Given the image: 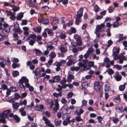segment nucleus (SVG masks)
Returning <instances> with one entry per match:
<instances>
[{
    "instance_id": "obj_1",
    "label": "nucleus",
    "mask_w": 127,
    "mask_h": 127,
    "mask_svg": "<svg viewBox=\"0 0 127 127\" xmlns=\"http://www.w3.org/2000/svg\"><path fill=\"white\" fill-rule=\"evenodd\" d=\"M17 87L19 88L25 89V87L29 88L30 91L32 92L34 88L31 86H30L29 83V80L26 77L22 76L19 80V81L16 84Z\"/></svg>"
},
{
    "instance_id": "obj_2",
    "label": "nucleus",
    "mask_w": 127,
    "mask_h": 127,
    "mask_svg": "<svg viewBox=\"0 0 127 127\" xmlns=\"http://www.w3.org/2000/svg\"><path fill=\"white\" fill-rule=\"evenodd\" d=\"M88 60L87 59L83 60L82 63L79 62L78 65L81 67L80 70L84 71L89 69V68L87 66L86 63L88 66L89 67L92 66L94 65V62L93 61H89L88 62Z\"/></svg>"
},
{
    "instance_id": "obj_3",
    "label": "nucleus",
    "mask_w": 127,
    "mask_h": 127,
    "mask_svg": "<svg viewBox=\"0 0 127 127\" xmlns=\"http://www.w3.org/2000/svg\"><path fill=\"white\" fill-rule=\"evenodd\" d=\"M0 30H1L2 32L4 34H6L9 32L10 28L7 24L4 23L3 25L0 22Z\"/></svg>"
},
{
    "instance_id": "obj_4",
    "label": "nucleus",
    "mask_w": 127,
    "mask_h": 127,
    "mask_svg": "<svg viewBox=\"0 0 127 127\" xmlns=\"http://www.w3.org/2000/svg\"><path fill=\"white\" fill-rule=\"evenodd\" d=\"M112 51V55L114 56V59L115 60H117L118 58V55L120 51L119 49L118 48L115 47L113 49Z\"/></svg>"
},
{
    "instance_id": "obj_5",
    "label": "nucleus",
    "mask_w": 127,
    "mask_h": 127,
    "mask_svg": "<svg viewBox=\"0 0 127 127\" xmlns=\"http://www.w3.org/2000/svg\"><path fill=\"white\" fill-rule=\"evenodd\" d=\"M105 25L104 23L101 24L99 25H97L96 26L95 29V33L97 34L98 32H102L104 30V27Z\"/></svg>"
},
{
    "instance_id": "obj_6",
    "label": "nucleus",
    "mask_w": 127,
    "mask_h": 127,
    "mask_svg": "<svg viewBox=\"0 0 127 127\" xmlns=\"http://www.w3.org/2000/svg\"><path fill=\"white\" fill-rule=\"evenodd\" d=\"M104 62L107 65L105 66L107 68H109L110 65H113L114 64V62L113 61H110L109 58L107 57H106L104 59Z\"/></svg>"
},
{
    "instance_id": "obj_7",
    "label": "nucleus",
    "mask_w": 127,
    "mask_h": 127,
    "mask_svg": "<svg viewBox=\"0 0 127 127\" xmlns=\"http://www.w3.org/2000/svg\"><path fill=\"white\" fill-rule=\"evenodd\" d=\"M60 76L59 75L54 76L53 77L52 80L50 79L49 80V83L51 84L57 83L59 82L60 79Z\"/></svg>"
},
{
    "instance_id": "obj_8",
    "label": "nucleus",
    "mask_w": 127,
    "mask_h": 127,
    "mask_svg": "<svg viewBox=\"0 0 127 127\" xmlns=\"http://www.w3.org/2000/svg\"><path fill=\"white\" fill-rule=\"evenodd\" d=\"M43 16V14H41L40 15V17L38 19V22L40 23H41L43 21V23L45 25L48 24L49 23V20L48 19L44 20L43 18L42 17Z\"/></svg>"
},
{
    "instance_id": "obj_9",
    "label": "nucleus",
    "mask_w": 127,
    "mask_h": 127,
    "mask_svg": "<svg viewBox=\"0 0 127 127\" xmlns=\"http://www.w3.org/2000/svg\"><path fill=\"white\" fill-rule=\"evenodd\" d=\"M42 119L47 126L49 127H55L54 125L50 123V121L46 117H43Z\"/></svg>"
},
{
    "instance_id": "obj_10",
    "label": "nucleus",
    "mask_w": 127,
    "mask_h": 127,
    "mask_svg": "<svg viewBox=\"0 0 127 127\" xmlns=\"http://www.w3.org/2000/svg\"><path fill=\"white\" fill-rule=\"evenodd\" d=\"M10 110H6L4 111L2 113L0 114V117L5 118L7 117V115L10 113Z\"/></svg>"
},
{
    "instance_id": "obj_11",
    "label": "nucleus",
    "mask_w": 127,
    "mask_h": 127,
    "mask_svg": "<svg viewBox=\"0 0 127 127\" xmlns=\"http://www.w3.org/2000/svg\"><path fill=\"white\" fill-rule=\"evenodd\" d=\"M113 77L117 81H120L122 78V77L119 74V73L118 71L115 72L114 75H113Z\"/></svg>"
},
{
    "instance_id": "obj_12",
    "label": "nucleus",
    "mask_w": 127,
    "mask_h": 127,
    "mask_svg": "<svg viewBox=\"0 0 127 127\" xmlns=\"http://www.w3.org/2000/svg\"><path fill=\"white\" fill-rule=\"evenodd\" d=\"M74 37L78 42L77 44L79 46L81 45L82 44V42L80 37L77 34H75L74 35Z\"/></svg>"
},
{
    "instance_id": "obj_13",
    "label": "nucleus",
    "mask_w": 127,
    "mask_h": 127,
    "mask_svg": "<svg viewBox=\"0 0 127 127\" xmlns=\"http://www.w3.org/2000/svg\"><path fill=\"white\" fill-rule=\"evenodd\" d=\"M13 30L15 31V32H17L18 33H21L22 32V31L20 29L18 24L15 25Z\"/></svg>"
},
{
    "instance_id": "obj_14",
    "label": "nucleus",
    "mask_w": 127,
    "mask_h": 127,
    "mask_svg": "<svg viewBox=\"0 0 127 127\" xmlns=\"http://www.w3.org/2000/svg\"><path fill=\"white\" fill-rule=\"evenodd\" d=\"M67 82L66 79L65 78H63L62 80L60 82V84L62 85L64 89L65 88L67 87V84H65Z\"/></svg>"
},
{
    "instance_id": "obj_15",
    "label": "nucleus",
    "mask_w": 127,
    "mask_h": 127,
    "mask_svg": "<svg viewBox=\"0 0 127 127\" xmlns=\"http://www.w3.org/2000/svg\"><path fill=\"white\" fill-rule=\"evenodd\" d=\"M68 108V107L67 105H64L61 108L60 111H62V113L64 114H65L67 113Z\"/></svg>"
},
{
    "instance_id": "obj_16",
    "label": "nucleus",
    "mask_w": 127,
    "mask_h": 127,
    "mask_svg": "<svg viewBox=\"0 0 127 127\" xmlns=\"http://www.w3.org/2000/svg\"><path fill=\"white\" fill-rule=\"evenodd\" d=\"M83 10V7L80 8L78 11L77 12V14L76 15V17H81L83 15L82 13Z\"/></svg>"
},
{
    "instance_id": "obj_17",
    "label": "nucleus",
    "mask_w": 127,
    "mask_h": 127,
    "mask_svg": "<svg viewBox=\"0 0 127 127\" xmlns=\"http://www.w3.org/2000/svg\"><path fill=\"white\" fill-rule=\"evenodd\" d=\"M54 65L56 66V70L57 71H59L61 69L60 66H62V64L60 62H56L54 64Z\"/></svg>"
},
{
    "instance_id": "obj_18",
    "label": "nucleus",
    "mask_w": 127,
    "mask_h": 127,
    "mask_svg": "<svg viewBox=\"0 0 127 127\" xmlns=\"http://www.w3.org/2000/svg\"><path fill=\"white\" fill-rule=\"evenodd\" d=\"M61 52L63 53H65L67 52V47L66 46H60L59 48Z\"/></svg>"
},
{
    "instance_id": "obj_19",
    "label": "nucleus",
    "mask_w": 127,
    "mask_h": 127,
    "mask_svg": "<svg viewBox=\"0 0 127 127\" xmlns=\"http://www.w3.org/2000/svg\"><path fill=\"white\" fill-rule=\"evenodd\" d=\"M115 109L117 112L119 113H122L124 112L122 106H116Z\"/></svg>"
},
{
    "instance_id": "obj_20",
    "label": "nucleus",
    "mask_w": 127,
    "mask_h": 127,
    "mask_svg": "<svg viewBox=\"0 0 127 127\" xmlns=\"http://www.w3.org/2000/svg\"><path fill=\"white\" fill-rule=\"evenodd\" d=\"M119 60V63L120 64H121L123 63V61L126 60V58L124 56H118V58Z\"/></svg>"
},
{
    "instance_id": "obj_21",
    "label": "nucleus",
    "mask_w": 127,
    "mask_h": 127,
    "mask_svg": "<svg viewBox=\"0 0 127 127\" xmlns=\"http://www.w3.org/2000/svg\"><path fill=\"white\" fill-rule=\"evenodd\" d=\"M68 124H70V120L69 118H67L63 122V124L64 126H66Z\"/></svg>"
},
{
    "instance_id": "obj_22",
    "label": "nucleus",
    "mask_w": 127,
    "mask_h": 127,
    "mask_svg": "<svg viewBox=\"0 0 127 127\" xmlns=\"http://www.w3.org/2000/svg\"><path fill=\"white\" fill-rule=\"evenodd\" d=\"M74 76L72 74H69L67 76V81L68 83L71 82V80L73 79Z\"/></svg>"
},
{
    "instance_id": "obj_23",
    "label": "nucleus",
    "mask_w": 127,
    "mask_h": 127,
    "mask_svg": "<svg viewBox=\"0 0 127 127\" xmlns=\"http://www.w3.org/2000/svg\"><path fill=\"white\" fill-rule=\"evenodd\" d=\"M35 52V53L36 55L38 56H40L43 55V53L39 49H35L34 50Z\"/></svg>"
},
{
    "instance_id": "obj_24",
    "label": "nucleus",
    "mask_w": 127,
    "mask_h": 127,
    "mask_svg": "<svg viewBox=\"0 0 127 127\" xmlns=\"http://www.w3.org/2000/svg\"><path fill=\"white\" fill-rule=\"evenodd\" d=\"M2 61L0 62V65L2 68H4L6 64V61L5 60L1 59Z\"/></svg>"
},
{
    "instance_id": "obj_25",
    "label": "nucleus",
    "mask_w": 127,
    "mask_h": 127,
    "mask_svg": "<svg viewBox=\"0 0 127 127\" xmlns=\"http://www.w3.org/2000/svg\"><path fill=\"white\" fill-rule=\"evenodd\" d=\"M47 102L50 105V108H52L54 105L53 101L51 99H48L47 100Z\"/></svg>"
},
{
    "instance_id": "obj_26",
    "label": "nucleus",
    "mask_w": 127,
    "mask_h": 127,
    "mask_svg": "<svg viewBox=\"0 0 127 127\" xmlns=\"http://www.w3.org/2000/svg\"><path fill=\"white\" fill-rule=\"evenodd\" d=\"M19 111L21 113V114L22 116H24L26 115V112L24 111V108L23 107L19 109Z\"/></svg>"
},
{
    "instance_id": "obj_27",
    "label": "nucleus",
    "mask_w": 127,
    "mask_h": 127,
    "mask_svg": "<svg viewBox=\"0 0 127 127\" xmlns=\"http://www.w3.org/2000/svg\"><path fill=\"white\" fill-rule=\"evenodd\" d=\"M55 124L56 126H57L60 125L62 123V121L56 119L54 121Z\"/></svg>"
},
{
    "instance_id": "obj_28",
    "label": "nucleus",
    "mask_w": 127,
    "mask_h": 127,
    "mask_svg": "<svg viewBox=\"0 0 127 127\" xmlns=\"http://www.w3.org/2000/svg\"><path fill=\"white\" fill-rule=\"evenodd\" d=\"M75 19V23L77 25H78L81 21V17H76Z\"/></svg>"
},
{
    "instance_id": "obj_29",
    "label": "nucleus",
    "mask_w": 127,
    "mask_h": 127,
    "mask_svg": "<svg viewBox=\"0 0 127 127\" xmlns=\"http://www.w3.org/2000/svg\"><path fill=\"white\" fill-rule=\"evenodd\" d=\"M13 119L15 121V122L18 123L20 121V118L16 115H15L13 116Z\"/></svg>"
},
{
    "instance_id": "obj_30",
    "label": "nucleus",
    "mask_w": 127,
    "mask_h": 127,
    "mask_svg": "<svg viewBox=\"0 0 127 127\" xmlns=\"http://www.w3.org/2000/svg\"><path fill=\"white\" fill-rule=\"evenodd\" d=\"M119 38L118 41L119 42H120L124 40L126 38L125 37H123V34H120L119 35Z\"/></svg>"
},
{
    "instance_id": "obj_31",
    "label": "nucleus",
    "mask_w": 127,
    "mask_h": 127,
    "mask_svg": "<svg viewBox=\"0 0 127 127\" xmlns=\"http://www.w3.org/2000/svg\"><path fill=\"white\" fill-rule=\"evenodd\" d=\"M12 106L14 109H17L18 108L19 106L18 102H14L12 104Z\"/></svg>"
},
{
    "instance_id": "obj_32",
    "label": "nucleus",
    "mask_w": 127,
    "mask_h": 127,
    "mask_svg": "<svg viewBox=\"0 0 127 127\" xmlns=\"http://www.w3.org/2000/svg\"><path fill=\"white\" fill-rule=\"evenodd\" d=\"M77 66L76 67H72L70 68V70L71 71H78L80 69V67Z\"/></svg>"
},
{
    "instance_id": "obj_33",
    "label": "nucleus",
    "mask_w": 127,
    "mask_h": 127,
    "mask_svg": "<svg viewBox=\"0 0 127 127\" xmlns=\"http://www.w3.org/2000/svg\"><path fill=\"white\" fill-rule=\"evenodd\" d=\"M23 16V13H20L17 17V19L18 20H20L22 18Z\"/></svg>"
},
{
    "instance_id": "obj_34",
    "label": "nucleus",
    "mask_w": 127,
    "mask_h": 127,
    "mask_svg": "<svg viewBox=\"0 0 127 127\" xmlns=\"http://www.w3.org/2000/svg\"><path fill=\"white\" fill-rule=\"evenodd\" d=\"M110 86L108 84H106L105 85L104 90L105 91H108L110 90Z\"/></svg>"
},
{
    "instance_id": "obj_35",
    "label": "nucleus",
    "mask_w": 127,
    "mask_h": 127,
    "mask_svg": "<svg viewBox=\"0 0 127 127\" xmlns=\"http://www.w3.org/2000/svg\"><path fill=\"white\" fill-rule=\"evenodd\" d=\"M112 25L113 28H118L119 27L120 24L118 22L115 21Z\"/></svg>"
},
{
    "instance_id": "obj_36",
    "label": "nucleus",
    "mask_w": 127,
    "mask_h": 127,
    "mask_svg": "<svg viewBox=\"0 0 127 127\" xmlns=\"http://www.w3.org/2000/svg\"><path fill=\"white\" fill-rule=\"evenodd\" d=\"M50 57L51 59H53L55 57L56 55L54 52L53 51L50 53Z\"/></svg>"
},
{
    "instance_id": "obj_37",
    "label": "nucleus",
    "mask_w": 127,
    "mask_h": 127,
    "mask_svg": "<svg viewBox=\"0 0 127 127\" xmlns=\"http://www.w3.org/2000/svg\"><path fill=\"white\" fill-rule=\"evenodd\" d=\"M29 40V44L30 45L32 46L35 43L36 40L35 39H30Z\"/></svg>"
},
{
    "instance_id": "obj_38",
    "label": "nucleus",
    "mask_w": 127,
    "mask_h": 127,
    "mask_svg": "<svg viewBox=\"0 0 127 127\" xmlns=\"http://www.w3.org/2000/svg\"><path fill=\"white\" fill-rule=\"evenodd\" d=\"M94 10L95 12H96L100 11V9L97 5H95L94 8Z\"/></svg>"
},
{
    "instance_id": "obj_39",
    "label": "nucleus",
    "mask_w": 127,
    "mask_h": 127,
    "mask_svg": "<svg viewBox=\"0 0 127 127\" xmlns=\"http://www.w3.org/2000/svg\"><path fill=\"white\" fill-rule=\"evenodd\" d=\"M113 68H116L117 70H119L122 69V67L121 66L116 64L114 65Z\"/></svg>"
},
{
    "instance_id": "obj_40",
    "label": "nucleus",
    "mask_w": 127,
    "mask_h": 127,
    "mask_svg": "<svg viewBox=\"0 0 127 127\" xmlns=\"http://www.w3.org/2000/svg\"><path fill=\"white\" fill-rule=\"evenodd\" d=\"M47 32L48 34L50 36H52L53 34L54 33L52 30L49 29L48 30Z\"/></svg>"
},
{
    "instance_id": "obj_41",
    "label": "nucleus",
    "mask_w": 127,
    "mask_h": 127,
    "mask_svg": "<svg viewBox=\"0 0 127 127\" xmlns=\"http://www.w3.org/2000/svg\"><path fill=\"white\" fill-rule=\"evenodd\" d=\"M126 85V83H125L123 85H121L119 87V89L120 91H123L125 88V86Z\"/></svg>"
},
{
    "instance_id": "obj_42",
    "label": "nucleus",
    "mask_w": 127,
    "mask_h": 127,
    "mask_svg": "<svg viewBox=\"0 0 127 127\" xmlns=\"http://www.w3.org/2000/svg\"><path fill=\"white\" fill-rule=\"evenodd\" d=\"M108 73L110 75L113 74L114 73V71L111 68L107 70Z\"/></svg>"
},
{
    "instance_id": "obj_43",
    "label": "nucleus",
    "mask_w": 127,
    "mask_h": 127,
    "mask_svg": "<svg viewBox=\"0 0 127 127\" xmlns=\"http://www.w3.org/2000/svg\"><path fill=\"white\" fill-rule=\"evenodd\" d=\"M94 51V50L92 48V47H89L88 49V50L87 51V53H88L90 54L92 53Z\"/></svg>"
},
{
    "instance_id": "obj_44",
    "label": "nucleus",
    "mask_w": 127,
    "mask_h": 127,
    "mask_svg": "<svg viewBox=\"0 0 127 127\" xmlns=\"http://www.w3.org/2000/svg\"><path fill=\"white\" fill-rule=\"evenodd\" d=\"M12 75L14 77H16L19 75V72L17 71H15L13 72Z\"/></svg>"
},
{
    "instance_id": "obj_45",
    "label": "nucleus",
    "mask_w": 127,
    "mask_h": 127,
    "mask_svg": "<svg viewBox=\"0 0 127 127\" xmlns=\"http://www.w3.org/2000/svg\"><path fill=\"white\" fill-rule=\"evenodd\" d=\"M108 12L109 13H111L114 10V8L113 7L111 6L108 7Z\"/></svg>"
},
{
    "instance_id": "obj_46",
    "label": "nucleus",
    "mask_w": 127,
    "mask_h": 127,
    "mask_svg": "<svg viewBox=\"0 0 127 127\" xmlns=\"http://www.w3.org/2000/svg\"><path fill=\"white\" fill-rule=\"evenodd\" d=\"M41 9L42 10L44 11H46L48 10L49 8L47 6H44L42 7L41 8Z\"/></svg>"
},
{
    "instance_id": "obj_47",
    "label": "nucleus",
    "mask_w": 127,
    "mask_h": 127,
    "mask_svg": "<svg viewBox=\"0 0 127 127\" xmlns=\"http://www.w3.org/2000/svg\"><path fill=\"white\" fill-rule=\"evenodd\" d=\"M58 88H56V90L58 92H60L62 90L63 88V86H62L59 84L58 85Z\"/></svg>"
},
{
    "instance_id": "obj_48",
    "label": "nucleus",
    "mask_w": 127,
    "mask_h": 127,
    "mask_svg": "<svg viewBox=\"0 0 127 127\" xmlns=\"http://www.w3.org/2000/svg\"><path fill=\"white\" fill-rule=\"evenodd\" d=\"M0 123L1 122L3 124H5L6 123V122L5 120V118L0 117Z\"/></svg>"
},
{
    "instance_id": "obj_49",
    "label": "nucleus",
    "mask_w": 127,
    "mask_h": 127,
    "mask_svg": "<svg viewBox=\"0 0 127 127\" xmlns=\"http://www.w3.org/2000/svg\"><path fill=\"white\" fill-rule=\"evenodd\" d=\"M12 67L13 68H15L17 67H18L20 66V64H16L15 63H13L12 64Z\"/></svg>"
},
{
    "instance_id": "obj_50",
    "label": "nucleus",
    "mask_w": 127,
    "mask_h": 127,
    "mask_svg": "<svg viewBox=\"0 0 127 127\" xmlns=\"http://www.w3.org/2000/svg\"><path fill=\"white\" fill-rule=\"evenodd\" d=\"M123 44L125 47L124 49L127 50V41H123Z\"/></svg>"
},
{
    "instance_id": "obj_51",
    "label": "nucleus",
    "mask_w": 127,
    "mask_h": 127,
    "mask_svg": "<svg viewBox=\"0 0 127 127\" xmlns=\"http://www.w3.org/2000/svg\"><path fill=\"white\" fill-rule=\"evenodd\" d=\"M11 61L13 62L17 63L19 61V60L17 58H13L11 59Z\"/></svg>"
},
{
    "instance_id": "obj_52",
    "label": "nucleus",
    "mask_w": 127,
    "mask_h": 127,
    "mask_svg": "<svg viewBox=\"0 0 127 127\" xmlns=\"http://www.w3.org/2000/svg\"><path fill=\"white\" fill-rule=\"evenodd\" d=\"M75 120L76 121L79 122L82 121H83V120L81 118L80 116H77L75 118Z\"/></svg>"
},
{
    "instance_id": "obj_53",
    "label": "nucleus",
    "mask_w": 127,
    "mask_h": 127,
    "mask_svg": "<svg viewBox=\"0 0 127 127\" xmlns=\"http://www.w3.org/2000/svg\"><path fill=\"white\" fill-rule=\"evenodd\" d=\"M113 122L115 124H116L119 121V119L118 118H115L112 120Z\"/></svg>"
},
{
    "instance_id": "obj_54",
    "label": "nucleus",
    "mask_w": 127,
    "mask_h": 127,
    "mask_svg": "<svg viewBox=\"0 0 127 127\" xmlns=\"http://www.w3.org/2000/svg\"><path fill=\"white\" fill-rule=\"evenodd\" d=\"M120 97L118 96L117 97L115 98L114 99V101L116 102L119 103V102Z\"/></svg>"
},
{
    "instance_id": "obj_55",
    "label": "nucleus",
    "mask_w": 127,
    "mask_h": 127,
    "mask_svg": "<svg viewBox=\"0 0 127 127\" xmlns=\"http://www.w3.org/2000/svg\"><path fill=\"white\" fill-rule=\"evenodd\" d=\"M107 42L108 44L107 46V47H109L113 43L112 41L111 40H109Z\"/></svg>"
},
{
    "instance_id": "obj_56",
    "label": "nucleus",
    "mask_w": 127,
    "mask_h": 127,
    "mask_svg": "<svg viewBox=\"0 0 127 127\" xmlns=\"http://www.w3.org/2000/svg\"><path fill=\"white\" fill-rule=\"evenodd\" d=\"M47 29H45V31H44L42 34V36L44 37H47V35L46 33V30Z\"/></svg>"
},
{
    "instance_id": "obj_57",
    "label": "nucleus",
    "mask_w": 127,
    "mask_h": 127,
    "mask_svg": "<svg viewBox=\"0 0 127 127\" xmlns=\"http://www.w3.org/2000/svg\"><path fill=\"white\" fill-rule=\"evenodd\" d=\"M53 46L52 45H49L47 47V50L48 51L50 50L53 49Z\"/></svg>"
},
{
    "instance_id": "obj_58",
    "label": "nucleus",
    "mask_w": 127,
    "mask_h": 127,
    "mask_svg": "<svg viewBox=\"0 0 127 127\" xmlns=\"http://www.w3.org/2000/svg\"><path fill=\"white\" fill-rule=\"evenodd\" d=\"M59 106H55L53 107V110L55 112H56L59 109Z\"/></svg>"
},
{
    "instance_id": "obj_59",
    "label": "nucleus",
    "mask_w": 127,
    "mask_h": 127,
    "mask_svg": "<svg viewBox=\"0 0 127 127\" xmlns=\"http://www.w3.org/2000/svg\"><path fill=\"white\" fill-rule=\"evenodd\" d=\"M61 101L63 104H65L67 102V100L64 98H62L61 100Z\"/></svg>"
},
{
    "instance_id": "obj_60",
    "label": "nucleus",
    "mask_w": 127,
    "mask_h": 127,
    "mask_svg": "<svg viewBox=\"0 0 127 127\" xmlns=\"http://www.w3.org/2000/svg\"><path fill=\"white\" fill-rule=\"evenodd\" d=\"M1 88L3 90H8L7 86L5 84H2L1 85Z\"/></svg>"
},
{
    "instance_id": "obj_61",
    "label": "nucleus",
    "mask_w": 127,
    "mask_h": 127,
    "mask_svg": "<svg viewBox=\"0 0 127 127\" xmlns=\"http://www.w3.org/2000/svg\"><path fill=\"white\" fill-rule=\"evenodd\" d=\"M101 88L100 86H95L94 89L96 91H99Z\"/></svg>"
},
{
    "instance_id": "obj_62",
    "label": "nucleus",
    "mask_w": 127,
    "mask_h": 127,
    "mask_svg": "<svg viewBox=\"0 0 127 127\" xmlns=\"http://www.w3.org/2000/svg\"><path fill=\"white\" fill-rule=\"evenodd\" d=\"M27 94L26 92L23 93L21 95V98L25 97L27 96Z\"/></svg>"
},
{
    "instance_id": "obj_63",
    "label": "nucleus",
    "mask_w": 127,
    "mask_h": 127,
    "mask_svg": "<svg viewBox=\"0 0 127 127\" xmlns=\"http://www.w3.org/2000/svg\"><path fill=\"white\" fill-rule=\"evenodd\" d=\"M59 37L61 39H64L66 37V36L64 34H62L60 35Z\"/></svg>"
},
{
    "instance_id": "obj_64",
    "label": "nucleus",
    "mask_w": 127,
    "mask_h": 127,
    "mask_svg": "<svg viewBox=\"0 0 127 127\" xmlns=\"http://www.w3.org/2000/svg\"><path fill=\"white\" fill-rule=\"evenodd\" d=\"M44 113L46 116L48 117H50L51 116L50 113L48 111H46Z\"/></svg>"
}]
</instances>
